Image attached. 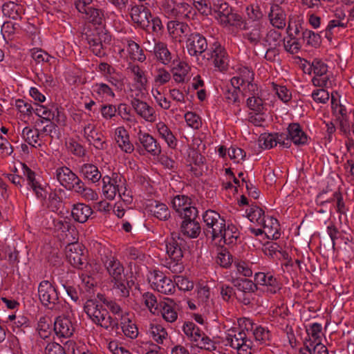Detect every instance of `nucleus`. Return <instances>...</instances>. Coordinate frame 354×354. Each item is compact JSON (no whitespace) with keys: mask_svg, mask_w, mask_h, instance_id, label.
<instances>
[{"mask_svg":"<svg viewBox=\"0 0 354 354\" xmlns=\"http://www.w3.org/2000/svg\"><path fill=\"white\" fill-rule=\"evenodd\" d=\"M104 17L102 11L100 9L90 7L87 9L84 18L93 24L100 25L102 24Z\"/></svg>","mask_w":354,"mask_h":354,"instance_id":"47","label":"nucleus"},{"mask_svg":"<svg viewBox=\"0 0 354 354\" xmlns=\"http://www.w3.org/2000/svg\"><path fill=\"white\" fill-rule=\"evenodd\" d=\"M183 329L185 334L194 342L199 341L203 333L200 328L193 322H185L183 325Z\"/></svg>","mask_w":354,"mask_h":354,"instance_id":"40","label":"nucleus"},{"mask_svg":"<svg viewBox=\"0 0 354 354\" xmlns=\"http://www.w3.org/2000/svg\"><path fill=\"white\" fill-rule=\"evenodd\" d=\"M86 37L92 52L96 56H102L104 53L102 50V44L100 36L98 35L86 34Z\"/></svg>","mask_w":354,"mask_h":354,"instance_id":"38","label":"nucleus"},{"mask_svg":"<svg viewBox=\"0 0 354 354\" xmlns=\"http://www.w3.org/2000/svg\"><path fill=\"white\" fill-rule=\"evenodd\" d=\"M84 311L96 324L107 315V310L93 299H88L84 305Z\"/></svg>","mask_w":354,"mask_h":354,"instance_id":"15","label":"nucleus"},{"mask_svg":"<svg viewBox=\"0 0 354 354\" xmlns=\"http://www.w3.org/2000/svg\"><path fill=\"white\" fill-rule=\"evenodd\" d=\"M173 209L178 214H181L183 212V209L187 208L188 206L192 204V199L185 195H177L176 196L172 201Z\"/></svg>","mask_w":354,"mask_h":354,"instance_id":"37","label":"nucleus"},{"mask_svg":"<svg viewBox=\"0 0 354 354\" xmlns=\"http://www.w3.org/2000/svg\"><path fill=\"white\" fill-rule=\"evenodd\" d=\"M220 22L225 26H234L242 28V25H244V22L240 15L232 12V9L228 11L226 14L221 15Z\"/></svg>","mask_w":354,"mask_h":354,"instance_id":"32","label":"nucleus"},{"mask_svg":"<svg viewBox=\"0 0 354 354\" xmlns=\"http://www.w3.org/2000/svg\"><path fill=\"white\" fill-rule=\"evenodd\" d=\"M130 16L133 23L142 29L147 30L150 26L151 15L149 10L143 5L133 6L130 10Z\"/></svg>","mask_w":354,"mask_h":354,"instance_id":"10","label":"nucleus"},{"mask_svg":"<svg viewBox=\"0 0 354 354\" xmlns=\"http://www.w3.org/2000/svg\"><path fill=\"white\" fill-rule=\"evenodd\" d=\"M287 137L296 145H304L307 143L308 138L298 123H292L288 128Z\"/></svg>","mask_w":354,"mask_h":354,"instance_id":"21","label":"nucleus"},{"mask_svg":"<svg viewBox=\"0 0 354 354\" xmlns=\"http://www.w3.org/2000/svg\"><path fill=\"white\" fill-rule=\"evenodd\" d=\"M311 67L316 76H322L325 75L328 71L327 65L318 59H315L313 61Z\"/></svg>","mask_w":354,"mask_h":354,"instance_id":"61","label":"nucleus"},{"mask_svg":"<svg viewBox=\"0 0 354 354\" xmlns=\"http://www.w3.org/2000/svg\"><path fill=\"white\" fill-rule=\"evenodd\" d=\"M259 226L263 227L265 229L264 232L268 237L272 236L274 239L279 238V233L278 232V230L279 225L276 218L267 216L265 218V225H259Z\"/></svg>","mask_w":354,"mask_h":354,"instance_id":"33","label":"nucleus"},{"mask_svg":"<svg viewBox=\"0 0 354 354\" xmlns=\"http://www.w3.org/2000/svg\"><path fill=\"white\" fill-rule=\"evenodd\" d=\"M308 336L310 337V339L311 338L313 339L312 342H320V337L322 335V325L317 323H314L310 327V328L306 330Z\"/></svg>","mask_w":354,"mask_h":354,"instance_id":"60","label":"nucleus"},{"mask_svg":"<svg viewBox=\"0 0 354 354\" xmlns=\"http://www.w3.org/2000/svg\"><path fill=\"white\" fill-rule=\"evenodd\" d=\"M257 95L249 96L247 99V105L252 111L262 112L263 110V101Z\"/></svg>","mask_w":354,"mask_h":354,"instance_id":"52","label":"nucleus"},{"mask_svg":"<svg viewBox=\"0 0 354 354\" xmlns=\"http://www.w3.org/2000/svg\"><path fill=\"white\" fill-rule=\"evenodd\" d=\"M311 96L316 102L322 104L326 103L330 97L328 92L324 88L315 90Z\"/></svg>","mask_w":354,"mask_h":354,"instance_id":"63","label":"nucleus"},{"mask_svg":"<svg viewBox=\"0 0 354 354\" xmlns=\"http://www.w3.org/2000/svg\"><path fill=\"white\" fill-rule=\"evenodd\" d=\"M270 24L278 29L286 26V15L284 10L278 4H273L268 14Z\"/></svg>","mask_w":354,"mask_h":354,"instance_id":"18","label":"nucleus"},{"mask_svg":"<svg viewBox=\"0 0 354 354\" xmlns=\"http://www.w3.org/2000/svg\"><path fill=\"white\" fill-rule=\"evenodd\" d=\"M242 28L248 30L245 34V38L252 44L257 45L260 41L263 32V26L261 22H254L252 24L250 21H245Z\"/></svg>","mask_w":354,"mask_h":354,"instance_id":"16","label":"nucleus"},{"mask_svg":"<svg viewBox=\"0 0 354 354\" xmlns=\"http://www.w3.org/2000/svg\"><path fill=\"white\" fill-rule=\"evenodd\" d=\"M232 283L239 291L243 292H253L257 290V286L251 280L247 279H234Z\"/></svg>","mask_w":354,"mask_h":354,"instance_id":"39","label":"nucleus"},{"mask_svg":"<svg viewBox=\"0 0 354 354\" xmlns=\"http://www.w3.org/2000/svg\"><path fill=\"white\" fill-rule=\"evenodd\" d=\"M336 201V207H337V212L341 214H344L346 213V206L345 203L343 200L342 194L337 191L335 192L333 194V198L330 200H327L326 201L322 202L321 204L323 205L324 203L331 202L332 201Z\"/></svg>","mask_w":354,"mask_h":354,"instance_id":"54","label":"nucleus"},{"mask_svg":"<svg viewBox=\"0 0 354 354\" xmlns=\"http://www.w3.org/2000/svg\"><path fill=\"white\" fill-rule=\"evenodd\" d=\"M289 36L290 39L284 43V48L286 51L292 54L297 53L301 48L300 43L297 39L292 37V33H290Z\"/></svg>","mask_w":354,"mask_h":354,"instance_id":"59","label":"nucleus"},{"mask_svg":"<svg viewBox=\"0 0 354 354\" xmlns=\"http://www.w3.org/2000/svg\"><path fill=\"white\" fill-rule=\"evenodd\" d=\"M248 339L247 335L243 330L237 333L234 330H229L225 337V345H229L232 348H236L242 345L243 343L245 342V340Z\"/></svg>","mask_w":354,"mask_h":354,"instance_id":"31","label":"nucleus"},{"mask_svg":"<svg viewBox=\"0 0 354 354\" xmlns=\"http://www.w3.org/2000/svg\"><path fill=\"white\" fill-rule=\"evenodd\" d=\"M65 254L67 260L74 268L83 269L86 264L84 248L78 242L68 244L65 248Z\"/></svg>","mask_w":354,"mask_h":354,"instance_id":"6","label":"nucleus"},{"mask_svg":"<svg viewBox=\"0 0 354 354\" xmlns=\"http://www.w3.org/2000/svg\"><path fill=\"white\" fill-rule=\"evenodd\" d=\"M248 218L252 223H256L258 225H265V216L264 211L257 206H252L249 209L246 210Z\"/></svg>","mask_w":354,"mask_h":354,"instance_id":"36","label":"nucleus"},{"mask_svg":"<svg viewBox=\"0 0 354 354\" xmlns=\"http://www.w3.org/2000/svg\"><path fill=\"white\" fill-rule=\"evenodd\" d=\"M23 174L26 178L27 184L34 191L36 196L39 199H46L47 191L43 188L36 180L35 173L31 170L26 164L21 163Z\"/></svg>","mask_w":354,"mask_h":354,"instance_id":"13","label":"nucleus"},{"mask_svg":"<svg viewBox=\"0 0 354 354\" xmlns=\"http://www.w3.org/2000/svg\"><path fill=\"white\" fill-rule=\"evenodd\" d=\"M142 301L148 307L149 310L153 314L159 313V306L161 303H163V301L158 302L156 297L153 293L149 292L143 294Z\"/></svg>","mask_w":354,"mask_h":354,"instance_id":"42","label":"nucleus"},{"mask_svg":"<svg viewBox=\"0 0 354 354\" xmlns=\"http://www.w3.org/2000/svg\"><path fill=\"white\" fill-rule=\"evenodd\" d=\"M154 55L157 59L165 65L171 62V54L167 48V44L164 42L158 41V43H156Z\"/></svg>","mask_w":354,"mask_h":354,"instance_id":"30","label":"nucleus"},{"mask_svg":"<svg viewBox=\"0 0 354 354\" xmlns=\"http://www.w3.org/2000/svg\"><path fill=\"white\" fill-rule=\"evenodd\" d=\"M299 354H328V351L321 342H312V339H309L305 343L304 346L299 349Z\"/></svg>","mask_w":354,"mask_h":354,"instance_id":"27","label":"nucleus"},{"mask_svg":"<svg viewBox=\"0 0 354 354\" xmlns=\"http://www.w3.org/2000/svg\"><path fill=\"white\" fill-rule=\"evenodd\" d=\"M92 89L102 99H113L115 97L113 90L105 83H96L92 86Z\"/></svg>","mask_w":354,"mask_h":354,"instance_id":"35","label":"nucleus"},{"mask_svg":"<svg viewBox=\"0 0 354 354\" xmlns=\"http://www.w3.org/2000/svg\"><path fill=\"white\" fill-rule=\"evenodd\" d=\"M180 231L184 235L194 239L199 236L201 227L197 221H183L180 225Z\"/></svg>","mask_w":354,"mask_h":354,"instance_id":"28","label":"nucleus"},{"mask_svg":"<svg viewBox=\"0 0 354 354\" xmlns=\"http://www.w3.org/2000/svg\"><path fill=\"white\" fill-rule=\"evenodd\" d=\"M54 331L59 337L68 338L75 331L71 319L67 317H58L54 322Z\"/></svg>","mask_w":354,"mask_h":354,"instance_id":"14","label":"nucleus"},{"mask_svg":"<svg viewBox=\"0 0 354 354\" xmlns=\"http://www.w3.org/2000/svg\"><path fill=\"white\" fill-rule=\"evenodd\" d=\"M128 70L134 75V81L141 87L144 88L147 84V79L145 75V72L138 66L129 64Z\"/></svg>","mask_w":354,"mask_h":354,"instance_id":"41","label":"nucleus"},{"mask_svg":"<svg viewBox=\"0 0 354 354\" xmlns=\"http://www.w3.org/2000/svg\"><path fill=\"white\" fill-rule=\"evenodd\" d=\"M335 16L336 19L328 22L325 30V36L328 39H331L335 28H345L348 26V19H346V14L344 11L342 10H336Z\"/></svg>","mask_w":354,"mask_h":354,"instance_id":"20","label":"nucleus"},{"mask_svg":"<svg viewBox=\"0 0 354 354\" xmlns=\"http://www.w3.org/2000/svg\"><path fill=\"white\" fill-rule=\"evenodd\" d=\"M80 175L91 183H98L102 179V174L97 166L91 163H84L79 168Z\"/></svg>","mask_w":354,"mask_h":354,"instance_id":"22","label":"nucleus"},{"mask_svg":"<svg viewBox=\"0 0 354 354\" xmlns=\"http://www.w3.org/2000/svg\"><path fill=\"white\" fill-rule=\"evenodd\" d=\"M32 57L38 64L43 62H50V59H53L52 56L41 49H37L33 50L32 52Z\"/></svg>","mask_w":354,"mask_h":354,"instance_id":"62","label":"nucleus"},{"mask_svg":"<svg viewBox=\"0 0 354 354\" xmlns=\"http://www.w3.org/2000/svg\"><path fill=\"white\" fill-rule=\"evenodd\" d=\"M93 213L91 207L84 203H77L73 205L72 209V216L76 221L81 223H85Z\"/></svg>","mask_w":354,"mask_h":354,"instance_id":"24","label":"nucleus"},{"mask_svg":"<svg viewBox=\"0 0 354 354\" xmlns=\"http://www.w3.org/2000/svg\"><path fill=\"white\" fill-rule=\"evenodd\" d=\"M149 281L153 288L162 294H171L175 290L174 282L159 270H153L151 273Z\"/></svg>","mask_w":354,"mask_h":354,"instance_id":"7","label":"nucleus"},{"mask_svg":"<svg viewBox=\"0 0 354 354\" xmlns=\"http://www.w3.org/2000/svg\"><path fill=\"white\" fill-rule=\"evenodd\" d=\"M196 346L202 349H205L207 351H214L216 348L214 342L210 339L209 337L206 336L203 333H202L201 337H200L199 341L196 342Z\"/></svg>","mask_w":354,"mask_h":354,"instance_id":"57","label":"nucleus"},{"mask_svg":"<svg viewBox=\"0 0 354 354\" xmlns=\"http://www.w3.org/2000/svg\"><path fill=\"white\" fill-rule=\"evenodd\" d=\"M203 232L206 236L216 240L222 235V230L225 225V220L216 211L208 209L203 215Z\"/></svg>","mask_w":354,"mask_h":354,"instance_id":"3","label":"nucleus"},{"mask_svg":"<svg viewBox=\"0 0 354 354\" xmlns=\"http://www.w3.org/2000/svg\"><path fill=\"white\" fill-rule=\"evenodd\" d=\"M138 140L145 149L151 155L156 156L160 153V147L156 140L149 133H142L140 131L138 133Z\"/></svg>","mask_w":354,"mask_h":354,"instance_id":"23","label":"nucleus"},{"mask_svg":"<svg viewBox=\"0 0 354 354\" xmlns=\"http://www.w3.org/2000/svg\"><path fill=\"white\" fill-rule=\"evenodd\" d=\"M121 328L124 335L131 339L136 338L138 335L137 326L129 319H127V322L125 320L121 322Z\"/></svg>","mask_w":354,"mask_h":354,"instance_id":"49","label":"nucleus"},{"mask_svg":"<svg viewBox=\"0 0 354 354\" xmlns=\"http://www.w3.org/2000/svg\"><path fill=\"white\" fill-rule=\"evenodd\" d=\"M36 106L37 107L34 109V112L37 115L42 118L37 122V124L43 123L44 120L49 122L54 120V115L52 111L41 105L37 104Z\"/></svg>","mask_w":354,"mask_h":354,"instance_id":"50","label":"nucleus"},{"mask_svg":"<svg viewBox=\"0 0 354 354\" xmlns=\"http://www.w3.org/2000/svg\"><path fill=\"white\" fill-rule=\"evenodd\" d=\"M22 137L30 145L36 147L39 137V130L37 129H32L26 127L22 131Z\"/></svg>","mask_w":354,"mask_h":354,"instance_id":"46","label":"nucleus"},{"mask_svg":"<svg viewBox=\"0 0 354 354\" xmlns=\"http://www.w3.org/2000/svg\"><path fill=\"white\" fill-rule=\"evenodd\" d=\"M2 12L4 16L14 20L21 19L20 6L12 1L5 3L3 5Z\"/></svg>","mask_w":354,"mask_h":354,"instance_id":"34","label":"nucleus"},{"mask_svg":"<svg viewBox=\"0 0 354 354\" xmlns=\"http://www.w3.org/2000/svg\"><path fill=\"white\" fill-rule=\"evenodd\" d=\"M131 104L136 113L143 119L149 122L154 121L156 118L155 111L147 102L138 98H133L131 100Z\"/></svg>","mask_w":354,"mask_h":354,"instance_id":"17","label":"nucleus"},{"mask_svg":"<svg viewBox=\"0 0 354 354\" xmlns=\"http://www.w3.org/2000/svg\"><path fill=\"white\" fill-rule=\"evenodd\" d=\"M238 237L239 232L236 226L228 225L226 227L225 225L223 230H222V235L218 237L220 238L219 244H221V243L226 245L234 244Z\"/></svg>","mask_w":354,"mask_h":354,"instance_id":"29","label":"nucleus"},{"mask_svg":"<svg viewBox=\"0 0 354 354\" xmlns=\"http://www.w3.org/2000/svg\"><path fill=\"white\" fill-rule=\"evenodd\" d=\"M185 240L176 234H171V237L166 243L167 253L170 259L182 261L183 257V248Z\"/></svg>","mask_w":354,"mask_h":354,"instance_id":"11","label":"nucleus"},{"mask_svg":"<svg viewBox=\"0 0 354 354\" xmlns=\"http://www.w3.org/2000/svg\"><path fill=\"white\" fill-rule=\"evenodd\" d=\"M56 178L62 186L90 199H94L96 195L93 191L86 187L82 180L67 167H61L56 169Z\"/></svg>","mask_w":354,"mask_h":354,"instance_id":"2","label":"nucleus"},{"mask_svg":"<svg viewBox=\"0 0 354 354\" xmlns=\"http://www.w3.org/2000/svg\"><path fill=\"white\" fill-rule=\"evenodd\" d=\"M232 256L228 252L222 251L218 254L216 263L221 267L227 268L232 264Z\"/></svg>","mask_w":354,"mask_h":354,"instance_id":"64","label":"nucleus"},{"mask_svg":"<svg viewBox=\"0 0 354 354\" xmlns=\"http://www.w3.org/2000/svg\"><path fill=\"white\" fill-rule=\"evenodd\" d=\"M39 299L43 306L51 310L59 308V298L57 289L47 280L41 281L38 286Z\"/></svg>","mask_w":354,"mask_h":354,"instance_id":"4","label":"nucleus"},{"mask_svg":"<svg viewBox=\"0 0 354 354\" xmlns=\"http://www.w3.org/2000/svg\"><path fill=\"white\" fill-rule=\"evenodd\" d=\"M102 262L110 277L111 282L113 283V288L118 290L120 296L127 297L133 282L127 279L122 263L112 255L104 256Z\"/></svg>","mask_w":354,"mask_h":354,"instance_id":"1","label":"nucleus"},{"mask_svg":"<svg viewBox=\"0 0 354 354\" xmlns=\"http://www.w3.org/2000/svg\"><path fill=\"white\" fill-rule=\"evenodd\" d=\"M207 59H212L215 67L223 71L227 68V57L224 48L217 42L214 43L211 48L203 55Z\"/></svg>","mask_w":354,"mask_h":354,"instance_id":"8","label":"nucleus"},{"mask_svg":"<svg viewBox=\"0 0 354 354\" xmlns=\"http://www.w3.org/2000/svg\"><path fill=\"white\" fill-rule=\"evenodd\" d=\"M147 208L152 215L160 220L165 221L170 217V211L164 203L153 201L147 205Z\"/></svg>","mask_w":354,"mask_h":354,"instance_id":"25","label":"nucleus"},{"mask_svg":"<svg viewBox=\"0 0 354 354\" xmlns=\"http://www.w3.org/2000/svg\"><path fill=\"white\" fill-rule=\"evenodd\" d=\"M198 214V209L192 204L191 205L188 206L187 208H184L183 212L179 214V216L183 218V221H196Z\"/></svg>","mask_w":354,"mask_h":354,"instance_id":"56","label":"nucleus"},{"mask_svg":"<svg viewBox=\"0 0 354 354\" xmlns=\"http://www.w3.org/2000/svg\"><path fill=\"white\" fill-rule=\"evenodd\" d=\"M302 39L306 41V44L310 46L317 47L321 43V37L319 34L313 31L305 29L302 32Z\"/></svg>","mask_w":354,"mask_h":354,"instance_id":"48","label":"nucleus"},{"mask_svg":"<svg viewBox=\"0 0 354 354\" xmlns=\"http://www.w3.org/2000/svg\"><path fill=\"white\" fill-rule=\"evenodd\" d=\"M187 124L194 129H198L201 126V118L193 112H187L185 114Z\"/></svg>","mask_w":354,"mask_h":354,"instance_id":"58","label":"nucleus"},{"mask_svg":"<svg viewBox=\"0 0 354 354\" xmlns=\"http://www.w3.org/2000/svg\"><path fill=\"white\" fill-rule=\"evenodd\" d=\"M254 281L257 284L266 286L267 291L275 294L281 288V283L271 272H257L254 274Z\"/></svg>","mask_w":354,"mask_h":354,"instance_id":"12","label":"nucleus"},{"mask_svg":"<svg viewBox=\"0 0 354 354\" xmlns=\"http://www.w3.org/2000/svg\"><path fill=\"white\" fill-rule=\"evenodd\" d=\"M173 304L174 301L171 299L165 298V301L159 306V312L168 322L176 321L178 317V314L173 307Z\"/></svg>","mask_w":354,"mask_h":354,"instance_id":"26","label":"nucleus"},{"mask_svg":"<svg viewBox=\"0 0 354 354\" xmlns=\"http://www.w3.org/2000/svg\"><path fill=\"white\" fill-rule=\"evenodd\" d=\"M186 48L189 55L198 57L207 50V39L199 33H192L186 41Z\"/></svg>","mask_w":354,"mask_h":354,"instance_id":"9","label":"nucleus"},{"mask_svg":"<svg viewBox=\"0 0 354 354\" xmlns=\"http://www.w3.org/2000/svg\"><path fill=\"white\" fill-rule=\"evenodd\" d=\"M115 140L122 151L128 153L133 151L134 147L130 142L129 135L124 127H119L115 129Z\"/></svg>","mask_w":354,"mask_h":354,"instance_id":"19","label":"nucleus"},{"mask_svg":"<svg viewBox=\"0 0 354 354\" xmlns=\"http://www.w3.org/2000/svg\"><path fill=\"white\" fill-rule=\"evenodd\" d=\"M102 193L108 200H113L118 192L123 189L125 179L121 175L113 173L111 176H104L102 177Z\"/></svg>","mask_w":354,"mask_h":354,"instance_id":"5","label":"nucleus"},{"mask_svg":"<svg viewBox=\"0 0 354 354\" xmlns=\"http://www.w3.org/2000/svg\"><path fill=\"white\" fill-rule=\"evenodd\" d=\"M96 324L100 326L109 331H115L116 333H118V330L119 329L118 320L113 318L109 315V312L107 313V315L105 316V317L101 319L100 321Z\"/></svg>","mask_w":354,"mask_h":354,"instance_id":"44","label":"nucleus"},{"mask_svg":"<svg viewBox=\"0 0 354 354\" xmlns=\"http://www.w3.org/2000/svg\"><path fill=\"white\" fill-rule=\"evenodd\" d=\"M281 32L274 29H272L267 32L266 36L264 38V41L268 46H273V47H275L279 44L281 39Z\"/></svg>","mask_w":354,"mask_h":354,"instance_id":"55","label":"nucleus"},{"mask_svg":"<svg viewBox=\"0 0 354 354\" xmlns=\"http://www.w3.org/2000/svg\"><path fill=\"white\" fill-rule=\"evenodd\" d=\"M149 332L153 339L158 343H162L163 339L167 335L166 330L160 324H151Z\"/></svg>","mask_w":354,"mask_h":354,"instance_id":"45","label":"nucleus"},{"mask_svg":"<svg viewBox=\"0 0 354 354\" xmlns=\"http://www.w3.org/2000/svg\"><path fill=\"white\" fill-rule=\"evenodd\" d=\"M263 251L267 256L270 257H278L277 254H281L284 258L288 256L286 252L282 251L281 247L277 243L273 241L267 242L263 245Z\"/></svg>","mask_w":354,"mask_h":354,"instance_id":"43","label":"nucleus"},{"mask_svg":"<svg viewBox=\"0 0 354 354\" xmlns=\"http://www.w3.org/2000/svg\"><path fill=\"white\" fill-rule=\"evenodd\" d=\"M240 90L234 87L226 86L223 92L225 99L228 103L236 104L239 102V93Z\"/></svg>","mask_w":354,"mask_h":354,"instance_id":"53","label":"nucleus"},{"mask_svg":"<svg viewBox=\"0 0 354 354\" xmlns=\"http://www.w3.org/2000/svg\"><path fill=\"white\" fill-rule=\"evenodd\" d=\"M103 136L101 133H98L97 132H95L92 134V137H89V138H86V140L90 143L93 144V146L100 150H104L107 148L108 145L105 140L103 139Z\"/></svg>","mask_w":354,"mask_h":354,"instance_id":"51","label":"nucleus"}]
</instances>
